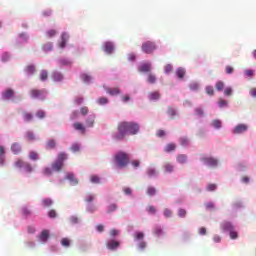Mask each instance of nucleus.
Here are the masks:
<instances>
[{
    "label": "nucleus",
    "mask_w": 256,
    "mask_h": 256,
    "mask_svg": "<svg viewBox=\"0 0 256 256\" xmlns=\"http://www.w3.org/2000/svg\"><path fill=\"white\" fill-rule=\"evenodd\" d=\"M215 87L218 91H223V89H225V83L223 81H218Z\"/></svg>",
    "instance_id": "obj_39"
},
{
    "label": "nucleus",
    "mask_w": 256,
    "mask_h": 256,
    "mask_svg": "<svg viewBox=\"0 0 256 256\" xmlns=\"http://www.w3.org/2000/svg\"><path fill=\"white\" fill-rule=\"evenodd\" d=\"M114 211H117V204H110L107 213H113Z\"/></svg>",
    "instance_id": "obj_46"
},
{
    "label": "nucleus",
    "mask_w": 256,
    "mask_h": 256,
    "mask_svg": "<svg viewBox=\"0 0 256 256\" xmlns=\"http://www.w3.org/2000/svg\"><path fill=\"white\" fill-rule=\"evenodd\" d=\"M154 234H155L157 237L163 235V229H161V227H156V228L154 229Z\"/></svg>",
    "instance_id": "obj_56"
},
{
    "label": "nucleus",
    "mask_w": 256,
    "mask_h": 256,
    "mask_svg": "<svg viewBox=\"0 0 256 256\" xmlns=\"http://www.w3.org/2000/svg\"><path fill=\"white\" fill-rule=\"evenodd\" d=\"M201 161H203L205 163V165H208L209 167H217L218 165V161L217 159L213 158V157H204L201 159Z\"/></svg>",
    "instance_id": "obj_6"
},
{
    "label": "nucleus",
    "mask_w": 256,
    "mask_h": 256,
    "mask_svg": "<svg viewBox=\"0 0 256 256\" xmlns=\"http://www.w3.org/2000/svg\"><path fill=\"white\" fill-rule=\"evenodd\" d=\"M55 35H57V31L56 30H48L47 32H46V36L49 38V39H51V37H55Z\"/></svg>",
    "instance_id": "obj_47"
},
{
    "label": "nucleus",
    "mask_w": 256,
    "mask_h": 256,
    "mask_svg": "<svg viewBox=\"0 0 256 256\" xmlns=\"http://www.w3.org/2000/svg\"><path fill=\"white\" fill-rule=\"evenodd\" d=\"M66 179H68V181H70L71 185H79V180H77V178H75V175L73 173H68L66 175Z\"/></svg>",
    "instance_id": "obj_18"
},
{
    "label": "nucleus",
    "mask_w": 256,
    "mask_h": 256,
    "mask_svg": "<svg viewBox=\"0 0 256 256\" xmlns=\"http://www.w3.org/2000/svg\"><path fill=\"white\" fill-rule=\"evenodd\" d=\"M115 51V46L113 45V42H106L104 44V52L107 53L108 55H111Z\"/></svg>",
    "instance_id": "obj_11"
},
{
    "label": "nucleus",
    "mask_w": 256,
    "mask_h": 256,
    "mask_svg": "<svg viewBox=\"0 0 256 256\" xmlns=\"http://www.w3.org/2000/svg\"><path fill=\"white\" fill-rule=\"evenodd\" d=\"M164 71L166 74H169L173 71V65L171 64H167L165 67H164Z\"/></svg>",
    "instance_id": "obj_54"
},
{
    "label": "nucleus",
    "mask_w": 256,
    "mask_h": 256,
    "mask_svg": "<svg viewBox=\"0 0 256 256\" xmlns=\"http://www.w3.org/2000/svg\"><path fill=\"white\" fill-rule=\"evenodd\" d=\"M26 138L28 139V141H35V134L29 131L26 133Z\"/></svg>",
    "instance_id": "obj_51"
},
{
    "label": "nucleus",
    "mask_w": 256,
    "mask_h": 256,
    "mask_svg": "<svg viewBox=\"0 0 256 256\" xmlns=\"http://www.w3.org/2000/svg\"><path fill=\"white\" fill-rule=\"evenodd\" d=\"M139 133V124L136 122L122 121L117 125V132L113 134L115 141H123L126 135H137Z\"/></svg>",
    "instance_id": "obj_1"
},
{
    "label": "nucleus",
    "mask_w": 256,
    "mask_h": 256,
    "mask_svg": "<svg viewBox=\"0 0 256 256\" xmlns=\"http://www.w3.org/2000/svg\"><path fill=\"white\" fill-rule=\"evenodd\" d=\"M249 93L253 99L256 98V88H250Z\"/></svg>",
    "instance_id": "obj_64"
},
{
    "label": "nucleus",
    "mask_w": 256,
    "mask_h": 256,
    "mask_svg": "<svg viewBox=\"0 0 256 256\" xmlns=\"http://www.w3.org/2000/svg\"><path fill=\"white\" fill-rule=\"evenodd\" d=\"M26 164L27 162L23 161L21 158H18L15 161L14 166L16 167V169H23Z\"/></svg>",
    "instance_id": "obj_20"
},
{
    "label": "nucleus",
    "mask_w": 256,
    "mask_h": 256,
    "mask_svg": "<svg viewBox=\"0 0 256 256\" xmlns=\"http://www.w3.org/2000/svg\"><path fill=\"white\" fill-rule=\"evenodd\" d=\"M55 147H57V142H55L53 139L48 140L46 143V149H55Z\"/></svg>",
    "instance_id": "obj_31"
},
{
    "label": "nucleus",
    "mask_w": 256,
    "mask_h": 256,
    "mask_svg": "<svg viewBox=\"0 0 256 256\" xmlns=\"http://www.w3.org/2000/svg\"><path fill=\"white\" fill-rule=\"evenodd\" d=\"M29 159L31 161H39V153L35 152V151H30L29 153Z\"/></svg>",
    "instance_id": "obj_30"
},
{
    "label": "nucleus",
    "mask_w": 256,
    "mask_h": 256,
    "mask_svg": "<svg viewBox=\"0 0 256 256\" xmlns=\"http://www.w3.org/2000/svg\"><path fill=\"white\" fill-rule=\"evenodd\" d=\"M224 95H226L227 97H231V95H233V88L227 87V88L224 90Z\"/></svg>",
    "instance_id": "obj_49"
},
{
    "label": "nucleus",
    "mask_w": 256,
    "mask_h": 256,
    "mask_svg": "<svg viewBox=\"0 0 256 256\" xmlns=\"http://www.w3.org/2000/svg\"><path fill=\"white\" fill-rule=\"evenodd\" d=\"M225 71L227 75H231V73L235 71V68H233V66H226Z\"/></svg>",
    "instance_id": "obj_62"
},
{
    "label": "nucleus",
    "mask_w": 256,
    "mask_h": 256,
    "mask_svg": "<svg viewBox=\"0 0 256 256\" xmlns=\"http://www.w3.org/2000/svg\"><path fill=\"white\" fill-rule=\"evenodd\" d=\"M95 125V115H90L87 119H86V126L87 127H93Z\"/></svg>",
    "instance_id": "obj_27"
},
{
    "label": "nucleus",
    "mask_w": 256,
    "mask_h": 256,
    "mask_svg": "<svg viewBox=\"0 0 256 256\" xmlns=\"http://www.w3.org/2000/svg\"><path fill=\"white\" fill-rule=\"evenodd\" d=\"M67 159V154L64 152H61L58 154V158L57 161H59L60 163H63L64 161H66Z\"/></svg>",
    "instance_id": "obj_36"
},
{
    "label": "nucleus",
    "mask_w": 256,
    "mask_h": 256,
    "mask_svg": "<svg viewBox=\"0 0 256 256\" xmlns=\"http://www.w3.org/2000/svg\"><path fill=\"white\" fill-rule=\"evenodd\" d=\"M46 91L45 90H39V89H32L30 90V95L32 97V99H45V95H46Z\"/></svg>",
    "instance_id": "obj_4"
},
{
    "label": "nucleus",
    "mask_w": 256,
    "mask_h": 256,
    "mask_svg": "<svg viewBox=\"0 0 256 256\" xmlns=\"http://www.w3.org/2000/svg\"><path fill=\"white\" fill-rule=\"evenodd\" d=\"M141 49L143 53L151 55L152 53H154L155 49H157V45L155 44V42L146 41L142 44Z\"/></svg>",
    "instance_id": "obj_3"
},
{
    "label": "nucleus",
    "mask_w": 256,
    "mask_h": 256,
    "mask_svg": "<svg viewBox=\"0 0 256 256\" xmlns=\"http://www.w3.org/2000/svg\"><path fill=\"white\" fill-rule=\"evenodd\" d=\"M39 239L40 241H42V243H47V239H49V231L47 230L42 231Z\"/></svg>",
    "instance_id": "obj_21"
},
{
    "label": "nucleus",
    "mask_w": 256,
    "mask_h": 256,
    "mask_svg": "<svg viewBox=\"0 0 256 256\" xmlns=\"http://www.w3.org/2000/svg\"><path fill=\"white\" fill-rule=\"evenodd\" d=\"M195 114L198 117H203L205 115V112L203 111V108L198 107V108H195Z\"/></svg>",
    "instance_id": "obj_42"
},
{
    "label": "nucleus",
    "mask_w": 256,
    "mask_h": 256,
    "mask_svg": "<svg viewBox=\"0 0 256 256\" xmlns=\"http://www.w3.org/2000/svg\"><path fill=\"white\" fill-rule=\"evenodd\" d=\"M221 229H223V231H228L230 233V231H233L235 227L233 226V224H231V222L224 221L221 223Z\"/></svg>",
    "instance_id": "obj_15"
},
{
    "label": "nucleus",
    "mask_w": 256,
    "mask_h": 256,
    "mask_svg": "<svg viewBox=\"0 0 256 256\" xmlns=\"http://www.w3.org/2000/svg\"><path fill=\"white\" fill-rule=\"evenodd\" d=\"M147 211L151 215H155V213H157V209L155 208V206H148Z\"/></svg>",
    "instance_id": "obj_59"
},
{
    "label": "nucleus",
    "mask_w": 256,
    "mask_h": 256,
    "mask_svg": "<svg viewBox=\"0 0 256 256\" xmlns=\"http://www.w3.org/2000/svg\"><path fill=\"white\" fill-rule=\"evenodd\" d=\"M185 73H186V71L184 70V68H178L176 70V75H177L178 79H183L185 77Z\"/></svg>",
    "instance_id": "obj_33"
},
{
    "label": "nucleus",
    "mask_w": 256,
    "mask_h": 256,
    "mask_svg": "<svg viewBox=\"0 0 256 256\" xmlns=\"http://www.w3.org/2000/svg\"><path fill=\"white\" fill-rule=\"evenodd\" d=\"M23 169L25 173H33V166L29 162H26Z\"/></svg>",
    "instance_id": "obj_35"
},
{
    "label": "nucleus",
    "mask_w": 256,
    "mask_h": 256,
    "mask_svg": "<svg viewBox=\"0 0 256 256\" xmlns=\"http://www.w3.org/2000/svg\"><path fill=\"white\" fill-rule=\"evenodd\" d=\"M22 117L24 120V123H31L33 119H35V116L31 112L23 111L22 112Z\"/></svg>",
    "instance_id": "obj_10"
},
{
    "label": "nucleus",
    "mask_w": 256,
    "mask_h": 256,
    "mask_svg": "<svg viewBox=\"0 0 256 256\" xmlns=\"http://www.w3.org/2000/svg\"><path fill=\"white\" fill-rule=\"evenodd\" d=\"M73 128L75 129V131H80V133L82 134V135H85V133H86V128H85V125H83L82 123H80V122H75L74 124H73Z\"/></svg>",
    "instance_id": "obj_13"
},
{
    "label": "nucleus",
    "mask_w": 256,
    "mask_h": 256,
    "mask_svg": "<svg viewBox=\"0 0 256 256\" xmlns=\"http://www.w3.org/2000/svg\"><path fill=\"white\" fill-rule=\"evenodd\" d=\"M52 169H53V171H61V169H63V163L59 162V160H56L52 164Z\"/></svg>",
    "instance_id": "obj_23"
},
{
    "label": "nucleus",
    "mask_w": 256,
    "mask_h": 256,
    "mask_svg": "<svg viewBox=\"0 0 256 256\" xmlns=\"http://www.w3.org/2000/svg\"><path fill=\"white\" fill-rule=\"evenodd\" d=\"M90 181L91 183L98 184L101 183V178H99V176L93 175L90 177Z\"/></svg>",
    "instance_id": "obj_44"
},
{
    "label": "nucleus",
    "mask_w": 256,
    "mask_h": 256,
    "mask_svg": "<svg viewBox=\"0 0 256 256\" xmlns=\"http://www.w3.org/2000/svg\"><path fill=\"white\" fill-rule=\"evenodd\" d=\"M43 173H44V175L49 176V175H52L53 170L49 167H46V168H44Z\"/></svg>",
    "instance_id": "obj_61"
},
{
    "label": "nucleus",
    "mask_w": 256,
    "mask_h": 256,
    "mask_svg": "<svg viewBox=\"0 0 256 256\" xmlns=\"http://www.w3.org/2000/svg\"><path fill=\"white\" fill-rule=\"evenodd\" d=\"M61 245H62L63 247H69V245H70L69 239H68V238H63V239L61 240Z\"/></svg>",
    "instance_id": "obj_60"
},
{
    "label": "nucleus",
    "mask_w": 256,
    "mask_h": 256,
    "mask_svg": "<svg viewBox=\"0 0 256 256\" xmlns=\"http://www.w3.org/2000/svg\"><path fill=\"white\" fill-rule=\"evenodd\" d=\"M146 174L148 175V177H157L158 172L157 169L153 168V167H149L146 170Z\"/></svg>",
    "instance_id": "obj_22"
},
{
    "label": "nucleus",
    "mask_w": 256,
    "mask_h": 256,
    "mask_svg": "<svg viewBox=\"0 0 256 256\" xmlns=\"http://www.w3.org/2000/svg\"><path fill=\"white\" fill-rule=\"evenodd\" d=\"M212 125H213V127H215V129H221V121L220 120H213Z\"/></svg>",
    "instance_id": "obj_53"
},
{
    "label": "nucleus",
    "mask_w": 256,
    "mask_h": 256,
    "mask_svg": "<svg viewBox=\"0 0 256 256\" xmlns=\"http://www.w3.org/2000/svg\"><path fill=\"white\" fill-rule=\"evenodd\" d=\"M171 215H173V212L169 208H165L164 209V216L169 218V217H171Z\"/></svg>",
    "instance_id": "obj_63"
},
{
    "label": "nucleus",
    "mask_w": 256,
    "mask_h": 256,
    "mask_svg": "<svg viewBox=\"0 0 256 256\" xmlns=\"http://www.w3.org/2000/svg\"><path fill=\"white\" fill-rule=\"evenodd\" d=\"M36 69H35V65H28L26 67V73H28V75H33V73H35Z\"/></svg>",
    "instance_id": "obj_37"
},
{
    "label": "nucleus",
    "mask_w": 256,
    "mask_h": 256,
    "mask_svg": "<svg viewBox=\"0 0 256 256\" xmlns=\"http://www.w3.org/2000/svg\"><path fill=\"white\" fill-rule=\"evenodd\" d=\"M163 169H164L165 173H173V171H175V166L173 164L167 162L163 165Z\"/></svg>",
    "instance_id": "obj_19"
},
{
    "label": "nucleus",
    "mask_w": 256,
    "mask_h": 256,
    "mask_svg": "<svg viewBox=\"0 0 256 256\" xmlns=\"http://www.w3.org/2000/svg\"><path fill=\"white\" fill-rule=\"evenodd\" d=\"M156 81H157V77H155V75H153V74H149V75H148V83L153 84V83H155Z\"/></svg>",
    "instance_id": "obj_52"
},
{
    "label": "nucleus",
    "mask_w": 256,
    "mask_h": 256,
    "mask_svg": "<svg viewBox=\"0 0 256 256\" xmlns=\"http://www.w3.org/2000/svg\"><path fill=\"white\" fill-rule=\"evenodd\" d=\"M45 111H43V110H38L37 112H36V117L38 118V119H45Z\"/></svg>",
    "instance_id": "obj_45"
},
{
    "label": "nucleus",
    "mask_w": 256,
    "mask_h": 256,
    "mask_svg": "<svg viewBox=\"0 0 256 256\" xmlns=\"http://www.w3.org/2000/svg\"><path fill=\"white\" fill-rule=\"evenodd\" d=\"M67 41H69V34L64 32L62 33L61 42L59 43L60 49H65V45H67Z\"/></svg>",
    "instance_id": "obj_14"
},
{
    "label": "nucleus",
    "mask_w": 256,
    "mask_h": 256,
    "mask_svg": "<svg viewBox=\"0 0 256 256\" xmlns=\"http://www.w3.org/2000/svg\"><path fill=\"white\" fill-rule=\"evenodd\" d=\"M106 92L109 95L115 96V95H119V93H121V90L119 88H117V87L116 88H107Z\"/></svg>",
    "instance_id": "obj_26"
},
{
    "label": "nucleus",
    "mask_w": 256,
    "mask_h": 256,
    "mask_svg": "<svg viewBox=\"0 0 256 256\" xmlns=\"http://www.w3.org/2000/svg\"><path fill=\"white\" fill-rule=\"evenodd\" d=\"M140 73H149L151 71V63L144 62L138 67Z\"/></svg>",
    "instance_id": "obj_9"
},
{
    "label": "nucleus",
    "mask_w": 256,
    "mask_h": 256,
    "mask_svg": "<svg viewBox=\"0 0 256 256\" xmlns=\"http://www.w3.org/2000/svg\"><path fill=\"white\" fill-rule=\"evenodd\" d=\"M206 93H207V95H214L215 90L213 89V86H207L206 87Z\"/></svg>",
    "instance_id": "obj_58"
},
{
    "label": "nucleus",
    "mask_w": 256,
    "mask_h": 256,
    "mask_svg": "<svg viewBox=\"0 0 256 256\" xmlns=\"http://www.w3.org/2000/svg\"><path fill=\"white\" fill-rule=\"evenodd\" d=\"M167 113L171 119H175V115H177V110L175 108L169 106Z\"/></svg>",
    "instance_id": "obj_28"
},
{
    "label": "nucleus",
    "mask_w": 256,
    "mask_h": 256,
    "mask_svg": "<svg viewBox=\"0 0 256 256\" xmlns=\"http://www.w3.org/2000/svg\"><path fill=\"white\" fill-rule=\"evenodd\" d=\"M191 91H198L199 90V84L197 82H192L190 84Z\"/></svg>",
    "instance_id": "obj_50"
},
{
    "label": "nucleus",
    "mask_w": 256,
    "mask_h": 256,
    "mask_svg": "<svg viewBox=\"0 0 256 256\" xmlns=\"http://www.w3.org/2000/svg\"><path fill=\"white\" fill-rule=\"evenodd\" d=\"M51 77H52V80L55 81L56 83L63 81V74H61L58 71L53 72Z\"/></svg>",
    "instance_id": "obj_17"
},
{
    "label": "nucleus",
    "mask_w": 256,
    "mask_h": 256,
    "mask_svg": "<svg viewBox=\"0 0 256 256\" xmlns=\"http://www.w3.org/2000/svg\"><path fill=\"white\" fill-rule=\"evenodd\" d=\"M218 105L221 109H223V107H227L228 102L223 98H219Z\"/></svg>",
    "instance_id": "obj_41"
},
{
    "label": "nucleus",
    "mask_w": 256,
    "mask_h": 256,
    "mask_svg": "<svg viewBox=\"0 0 256 256\" xmlns=\"http://www.w3.org/2000/svg\"><path fill=\"white\" fill-rule=\"evenodd\" d=\"M15 98V90L8 88L4 92H2L3 101H9Z\"/></svg>",
    "instance_id": "obj_5"
},
{
    "label": "nucleus",
    "mask_w": 256,
    "mask_h": 256,
    "mask_svg": "<svg viewBox=\"0 0 256 256\" xmlns=\"http://www.w3.org/2000/svg\"><path fill=\"white\" fill-rule=\"evenodd\" d=\"M119 245H120L119 241H116V240H110L106 244L107 249H109L110 251H115V249L119 248Z\"/></svg>",
    "instance_id": "obj_12"
},
{
    "label": "nucleus",
    "mask_w": 256,
    "mask_h": 256,
    "mask_svg": "<svg viewBox=\"0 0 256 256\" xmlns=\"http://www.w3.org/2000/svg\"><path fill=\"white\" fill-rule=\"evenodd\" d=\"M177 163H180L181 165H184V163H187V155L180 154L176 157Z\"/></svg>",
    "instance_id": "obj_25"
},
{
    "label": "nucleus",
    "mask_w": 256,
    "mask_h": 256,
    "mask_svg": "<svg viewBox=\"0 0 256 256\" xmlns=\"http://www.w3.org/2000/svg\"><path fill=\"white\" fill-rule=\"evenodd\" d=\"M10 150L12 151L13 155H20V153L23 151V148L19 142H14L12 143Z\"/></svg>",
    "instance_id": "obj_8"
},
{
    "label": "nucleus",
    "mask_w": 256,
    "mask_h": 256,
    "mask_svg": "<svg viewBox=\"0 0 256 256\" xmlns=\"http://www.w3.org/2000/svg\"><path fill=\"white\" fill-rule=\"evenodd\" d=\"M180 145H182V147H187V145H189V138L181 137L180 138Z\"/></svg>",
    "instance_id": "obj_40"
},
{
    "label": "nucleus",
    "mask_w": 256,
    "mask_h": 256,
    "mask_svg": "<svg viewBox=\"0 0 256 256\" xmlns=\"http://www.w3.org/2000/svg\"><path fill=\"white\" fill-rule=\"evenodd\" d=\"M98 103L99 105H107V103H109V100L105 97H101L98 99Z\"/></svg>",
    "instance_id": "obj_55"
},
{
    "label": "nucleus",
    "mask_w": 256,
    "mask_h": 256,
    "mask_svg": "<svg viewBox=\"0 0 256 256\" xmlns=\"http://www.w3.org/2000/svg\"><path fill=\"white\" fill-rule=\"evenodd\" d=\"M177 149V146L173 143L167 144L166 147L164 148V151L166 153H171V151H175Z\"/></svg>",
    "instance_id": "obj_29"
},
{
    "label": "nucleus",
    "mask_w": 256,
    "mask_h": 256,
    "mask_svg": "<svg viewBox=\"0 0 256 256\" xmlns=\"http://www.w3.org/2000/svg\"><path fill=\"white\" fill-rule=\"evenodd\" d=\"M146 193L149 195V197H153V195L157 193V189L153 186H149L146 190Z\"/></svg>",
    "instance_id": "obj_32"
},
{
    "label": "nucleus",
    "mask_w": 256,
    "mask_h": 256,
    "mask_svg": "<svg viewBox=\"0 0 256 256\" xmlns=\"http://www.w3.org/2000/svg\"><path fill=\"white\" fill-rule=\"evenodd\" d=\"M81 79L82 81H84V83H91V76L87 75V74H82L81 75Z\"/></svg>",
    "instance_id": "obj_43"
},
{
    "label": "nucleus",
    "mask_w": 256,
    "mask_h": 256,
    "mask_svg": "<svg viewBox=\"0 0 256 256\" xmlns=\"http://www.w3.org/2000/svg\"><path fill=\"white\" fill-rule=\"evenodd\" d=\"M148 99L150 101H159V99H161V94L159 93V91L150 92L148 94Z\"/></svg>",
    "instance_id": "obj_16"
},
{
    "label": "nucleus",
    "mask_w": 256,
    "mask_h": 256,
    "mask_svg": "<svg viewBox=\"0 0 256 256\" xmlns=\"http://www.w3.org/2000/svg\"><path fill=\"white\" fill-rule=\"evenodd\" d=\"M115 163L121 169H123V167H127V165H129V154L125 152H118L115 155Z\"/></svg>",
    "instance_id": "obj_2"
},
{
    "label": "nucleus",
    "mask_w": 256,
    "mask_h": 256,
    "mask_svg": "<svg viewBox=\"0 0 256 256\" xmlns=\"http://www.w3.org/2000/svg\"><path fill=\"white\" fill-rule=\"evenodd\" d=\"M40 81H47L49 79V72L47 70H41L39 74Z\"/></svg>",
    "instance_id": "obj_24"
},
{
    "label": "nucleus",
    "mask_w": 256,
    "mask_h": 256,
    "mask_svg": "<svg viewBox=\"0 0 256 256\" xmlns=\"http://www.w3.org/2000/svg\"><path fill=\"white\" fill-rule=\"evenodd\" d=\"M43 51H53V44L51 42H48L43 45L42 47Z\"/></svg>",
    "instance_id": "obj_38"
},
{
    "label": "nucleus",
    "mask_w": 256,
    "mask_h": 256,
    "mask_svg": "<svg viewBox=\"0 0 256 256\" xmlns=\"http://www.w3.org/2000/svg\"><path fill=\"white\" fill-rule=\"evenodd\" d=\"M43 207H51L53 205V200L51 198H45L42 200Z\"/></svg>",
    "instance_id": "obj_34"
},
{
    "label": "nucleus",
    "mask_w": 256,
    "mask_h": 256,
    "mask_svg": "<svg viewBox=\"0 0 256 256\" xmlns=\"http://www.w3.org/2000/svg\"><path fill=\"white\" fill-rule=\"evenodd\" d=\"M187 215V210L183 209V208H180L178 210V216L181 217L182 219L185 218Z\"/></svg>",
    "instance_id": "obj_48"
},
{
    "label": "nucleus",
    "mask_w": 256,
    "mask_h": 256,
    "mask_svg": "<svg viewBox=\"0 0 256 256\" xmlns=\"http://www.w3.org/2000/svg\"><path fill=\"white\" fill-rule=\"evenodd\" d=\"M238 237H239V234L237 233V231H235V229L230 231V239H238Z\"/></svg>",
    "instance_id": "obj_57"
},
{
    "label": "nucleus",
    "mask_w": 256,
    "mask_h": 256,
    "mask_svg": "<svg viewBox=\"0 0 256 256\" xmlns=\"http://www.w3.org/2000/svg\"><path fill=\"white\" fill-rule=\"evenodd\" d=\"M248 129L249 127L247 126V124H238L234 128L233 133L234 135H241V133H245Z\"/></svg>",
    "instance_id": "obj_7"
}]
</instances>
